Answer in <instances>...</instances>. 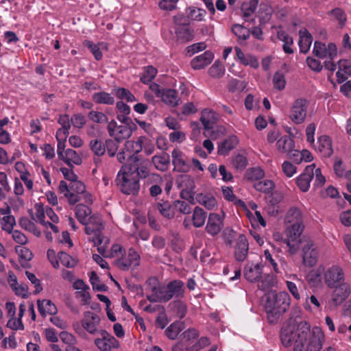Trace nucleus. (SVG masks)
<instances>
[{"instance_id":"1","label":"nucleus","mask_w":351,"mask_h":351,"mask_svg":"<svg viewBox=\"0 0 351 351\" xmlns=\"http://www.w3.org/2000/svg\"><path fill=\"white\" fill-rule=\"evenodd\" d=\"M280 337L286 347L294 341V351H320L324 341L322 329L315 326L311 330L306 322H300L297 327L293 322L284 324Z\"/></svg>"},{"instance_id":"2","label":"nucleus","mask_w":351,"mask_h":351,"mask_svg":"<svg viewBox=\"0 0 351 351\" xmlns=\"http://www.w3.org/2000/svg\"><path fill=\"white\" fill-rule=\"evenodd\" d=\"M265 298L264 306L267 319L270 323H275L288 310L291 302L290 296L285 291L277 293L271 291L265 295Z\"/></svg>"},{"instance_id":"3","label":"nucleus","mask_w":351,"mask_h":351,"mask_svg":"<svg viewBox=\"0 0 351 351\" xmlns=\"http://www.w3.org/2000/svg\"><path fill=\"white\" fill-rule=\"evenodd\" d=\"M100 317L94 312L88 311L83 314L81 321L82 327L79 323L73 324L75 332L80 337H85L86 332L91 335H97L100 333Z\"/></svg>"},{"instance_id":"4","label":"nucleus","mask_w":351,"mask_h":351,"mask_svg":"<svg viewBox=\"0 0 351 351\" xmlns=\"http://www.w3.org/2000/svg\"><path fill=\"white\" fill-rule=\"evenodd\" d=\"M116 182L120 191L124 194L135 195L139 191V181L134 173L125 171L123 168L117 173Z\"/></svg>"},{"instance_id":"5","label":"nucleus","mask_w":351,"mask_h":351,"mask_svg":"<svg viewBox=\"0 0 351 351\" xmlns=\"http://www.w3.org/2000/svg\"><path fill=\"white\" fill-rule=\"evenodd\" d=\"M285 245L291 254H295L302 243V234L304 226H285Z\"/></svg>"},{"instance_id":"6","label":"nucleus","mask_w":351,"mask_h":351,"mask_svg":"<svg viewBox=\"0 0 351 351\" xmlns=\"http://www.w3.org/2000/svg\"><path fill=\"white\" fill-rule=\"evenodd\" d=\"M147 284L151 291V293L147 295V299L149 302H167L169 301L166 286L160 285L156 278H149Z\"/></svg>"},{"instance_id":"7","label":"nucleus","mask_w":351,"mask_h":351,"mask_svg":"<svg viewBox=\"0 0 351 351\" xmlns=\"http://www.w3.org/2000/svg\"><path fill=\"white\" fill-rule=\"evenodd\" d=\"M123 121L126 125H118L114 120H112L108 124V131L109 135L117 141H121L123 139L129 138L132 134V129L128 126L129 122L131 120L128 118H123Z\"/></svg>"},{"instance_id":"8","label":"nucleus","mask_w":351,"mask_h":351,"mask_svg":"<svg viewBox=\"0 0 351 351\" xmlns=\"http://www.w3.org/2000/svg\"><path fill=\"white\" fill-rule=\"evenodd\" d=\"M307 101L298 99L294 101L290 109L289 118L295 124L302 123L307 114Z\"/></svg>"},{"instance_id":"9","label":"nucleus","mask_w":351,"mask_h":351,"mask_svg":"<svg viewBox=\"0 0 351 351\" xmlns=\"http://www.w3.org/2000/svg\"><path fill=\"white\" fill-rule=\"evenodd\" d=\"M100 337L96 338L94 343L100 351H112L120 347L119 341L105 330L99 334Z\"/></svg>"},{"instance_id":"10","label":"nucleus","mask_w":351,"mask_h":351,"mask_svg":"<svg viewBox=\"0 0 351 351\" xmlns=\"http://www.w3.org/2000/svg\"><path fill=\"white\" fill-rule=\"evenodd\" d=\"M171 158L173 171L179 173H187L190 171V161L181 149L174 148L171 151Z\"/></svg>"},{"instance_id":"11","label":"nucleus","mask_w":351,"mask_h":351,"mask_svg":"<svg viewBox=\"0 0 351 351\" xmlns=\"http://www.w3.org/2000/svg\"><path fill=\"white\" fill-rule=\"evenodd\" d=\"M313 53L319 58H328L332 60L337 55V48L333 43H330L326 45L323 43L315 41Z\"/></svg>"},{"instance_id":"12","label":"nucleus","mask_w":351,"mask_h":351,"mask_svg":"<svg viewBox=\"0 0 351 351\" xmlns=\"http://www.w3.org/2000/svg\"><path fill=\"white\" fill-rule=\"evenodd\" d=\"M344 278L343 269L337 265H332L328 268L324 273L325 283L330 289L344 282Z\"/></svg>"},{"instance_id":"13","label":"nucleus","mask_w":351,"mask_h":351,"mask_svg":"<svg viewBox=\"0 0 351 351\" xmlns=\"http://www.w3.org/2000/svg\"><path fill=\"white\" fill-rule=\"evenodd\" d=\"M319 253L313 241L308 240L302 247V261L305 266L312 267L316 265Z\"/></svg>"},{"instance_id":"14","label":"nucleus","mask_w":351,"mask_h":351,"mask_svg":"<svg viewBox=\"0 0 351 351\" xmlns=\"http://www.w3.org/2000/svg\"><path fill=\"white\" fill-rule=\"evenodd\" d=\"M140 256L132 248L128 250V254L115 261L116 265L121 270H128L139 265Z\"/></svg>"},{"instance_id":"15","label":"nucleus","mask_w":351,"mask_h":351,"mask_svg":"<svg viewBox=\"0 0 351 351\" xmlns=\"http://www.w3.org/2000/svg\"><path fill=\"white\" fill-rule=\"evenodd\" d=\"M315 165L312 164L307 166L304 171L296 178L295 182L300 190L302 192H306L310 188V183L314 176V169Z\"/></svg>"},{"instance_id":"16","label":"nucleus","mask_w":351,"mask_h":351,"mask_svg":"<svg viewBox=\"0 0 351 351\" xmlns=\"http://www.w3.org/2000/svg\"><path fill=\"white\" fill-rule=\"evenodd\" d=\"M145 141V136H141L136 141H128L125 143L126 152L128 153V158H131L134 162L139 160V157L136 155L143 151V143Z\"/></svg>"},{"instance_id":"17","label":"nucleus","mask_w":351,"mask_h":351,"mask_svg":"<svg viewBox=\"0 0 351 351\" xmlns=\"http://www.w3.org/2000/svg\"><path fill=\"white\" fill-rule=\"evenodd\" d=\"M332 293L331 302L335 306H338L350 295V285L346 282L340 283L334 287Z\"/></svg>"},{"instance_id":"18","label":"nucleus","mask_w":351,"mask_h":351,"mask_svg":"<svg viewBox=\"0 0 351 351\" xmlns=\"http://www.w3.org/2000/svg\"><path fill=\"white\" fill-rule=\"evenodd\" d=\"M223 227V217L215 213H210L206 226V232L211 236H216L221 232Z\"/></svg>"},{"instance_id":"19","label":"nucleus","mask_w":351,"mask_h":351,"mask_svg":"<svg viewBox=\"0 0 351 351\" xmlns=\"http://www.w3.org/2000/svg\"><path fill=\"white\" fill-rule=\"evenodd\" d=\"M285 226H304L301 210L296 207L290 208L284 217Z\"/></svg>"},{"instance_id":"20","label":"nucleus","mask_w":351,"mask_h":351,"mask_svg":"<svg viewBox=\"0 0 351 351\" xmlns=\"http://www.w3.org/2000/svg\"><path fill=\"white\" fill-rule=\"evenodd\" d=\"M248 241L243 234H240L237 239L234 250V257L237 261L243 262L245 260L249 250Z\"/></svg>"},{"instance_id":"21","label":"nucleus","mask_w":351,"mask_h":351,"mask_svg":"<svg viewBox=\"0 0 351 351\" xmlns=\"http://www.w3.org/2000/svg\"><path fill=\"white\" fill-rule=\"evenodd\" d=\"M166 287L169 300L173 298H181L184 295V283L180 280L171 281L166 285Z\"/></svg>"},{"instance_id":"22","label":"nucleus","mask_w":351,"mask_h":351,"mask_svg":"<svg viewBox=\"0 0 351 351\" xmlns=\"http://www.w3.org/2000/svg\"><path fill=\"white\" fill-rule=\"evenodd\" d=\"M263 267L261 264H247L244 268V277L251 282L258 281L263 274Z\"/></svg>"},{"instance_id":"23","label":"nucleus","mask_w":351,"mask_h":351,"mask_svg":"<svg viewBox=\"0 0 351 351\" xmlns=\"http://www.w3.org/2000/svg\"><path fill=\"white\" fill-rule=\"evenodd\" d=\"M315 149L324 157H329L333 153L332 142L329 136L322 135L318 138Z\"/></svg>"},{"instance_id":"24","label":"nucleus","mask_w":351,"mask_h":351,"mask_svg":"<svg viewBox=\"0 0 351 351\" xmlns=\"http://www.w3.org/2000/svg\"><path fill=\"white\" fill-rule=\"evenodd\" d=\"M213 58V53L210 51H206L204 53L193 58L191 61V65L195 70L202 69L210 64Z\"/></svg>"},{"instance_id":"25","label":"nucleus","mask_w":351,"mask_h":351,"mask_svg":"<svg viewBox=\"0 0 351 351\" xmlns=\"http://www.w3.org/2000/svg\"><path fill=\"white\" fill-rule=\"evenodd\" d=\"M276 145L280 153L289 154L293 151L295 142L289 136L284 135L278 139Z\"/></svg>"},{"instance_id":"26","label":"nucleus","mask_w":351,"mask_h":351,"mask_svg":"<svg viewBox=\"0 0 351 351\" xmlns=\"http://www.w3.org/2000/svg\"><path fill=\"white\" fill-rule=\"evenodd\" d=\"M152 162L154 167L160 171H166L169 169L171 160L167 153L156 154L152 158Z\"/></svg>"},{"instance_id":"27","label":"nucleus","mask_w":351,"mask_h":351,"mask_svg":"<svg viewBox=\"0 0 351 351\" xmlns=\"http://www.w3.org/2000/svg\"><path fill=\"white\" fill-rule=\"evenodd\" d=\"M238 144V137L235 135H232L219 144L217 152L219 155L226 156L230 151L236 147Z\"/></svg>"},{"instance_id":"28","label":"nucleus","mask_w":351,"mask_h":351,"mask_svg":"<svg viewBox=\"0 0 351 351\" xmlns=\"http://www.w3.org/2000/svg\"><path fill=\"white\" fill-rule=\"evenodd\" d=\"M148 184H152L149 188V193L152 197H156L162 193V178L158 173H153L149 177Z\"/></svg>"},{"instance_id":"29","label":"nucleus","mask_w":351,"mask_h":351,"mask_svg":"<svg viewBox=\"0 0 351 351\" xmlns=\"http://www.w3.org/2000/svg\"><path fill=\"white\" fill-rule=\"evenodd\" d=\"M85 232L88 235L92 233L101 232L104 228L102 221L99 215H93L89 217L88 221H86Z\"/></svg>"},{"instance_id":"30","label":"nucleus","mask_w":351,"mask_h":351,"mask_svg":"<svg viewBox=\"0 0 351 351\" xmlns=\"http://www.w3.org/2000/svg\"><path fill=\"white\" fill-rule=\"evenodd\" d=\"M234 50L236 51L237 58L241 64L245 66H250L252 68H257L258 66V62L254 56L250 54L245 55L238 47H236Z\"/></svg>"},{"instance_id":"31","label":"nucleus","mask_w":351,"mask_h":351,"mask_svg":"<svg viewBox=\"0 0 351 351\" xmlns=\"http://www.w3.org/2000/svg\"><path fill=\"white\" fill-rule=\"evenodd\" d=\"M300 40L299 47L302 53H306L308 51L311 43L313 42V37L311 34L306 29H300L299 32Z\"/></svg>"},{"instance_id":"32","label":"nucleus","mask_w":351,"mask_h":351,"mask_svg":"<svg viewBox=\"0 0 351 351\" xmlns=\"http://www.w3.org/2000/svg\"><path fill=\"white\" fill-rule=\"evenodd\" d=\"M339 69L336 73L337 82L341 84L345 82L350 75V64L347 60H341L338 62Z\"/></svg>"},{"instance_id":"33","label":"nucleus","mask_w":351,"mask_h":351,"mask_svg":"<svg viewBox=\"0 0 351 351\" xmlns=\"http://www.w3.org/2000/svg\"><path fill=\"white\" fill-rule=\"evenodd\" d=\"M177 38L182 42H189L193 40L194 37L193 30L191 29L188 24H183L176 29Z\"/></svg>"},{"instance_id":"34","label":"nucleus","mask_w":351,"mask_h":351,"mask_svg":"<svg viewBox=\"0 0 351 351\" xmlns=\"http://www.w3.org/2000/svg\"><path fill=\"white\" fill-rule=\"evenodd\" d=\"M195 200L208 210H213L217 206V200L210 194L198 193L195 197Z\"/></svg>"},{"instance_id":"35","label":"nucleus","mask_w":351,"mask_h":351,"mask_svg":"<svg viewBox=\"0 0 351 351\" xmlns=\"http://www.w3.org/2000/svg\"><path fill=\"white\" fill-rule=\"evenodd\" d=\"M60 159L64 160L65 163L71 167H73V164L79 165L82 162L80 156L72 149L65 150L63 157Z\"/></svg>"},{"instance_id":"36","label":"nucleus","mask_w":351,"mask_h":351,"mask_svg":"<svg viewBox=\"0 0 351 351\" xmlns=\"http://www.w3.org/2000/svg\"><path fill=\"white\" fill-rule=\"evenodd\" d=\"M136 167L135 168L137 176L141 178H147V182H149V177L152 173H149V164L150 162L147 159L140 160L137 161Z\"/></svg>"},{"instance_id":"37","label":"nucleus","mask_w":351,"mask_h":351,"mask_svg":"<svg viewBox=\"0 0 351 351\" xmlns=\"http://www.w3.org/2000/svg\"><path fill=\"white\" fill-rule=\"evenodd\" d=\"M37 303L38 311L43 316H45L47 314L54 315L57 312L56 306L50 300H38Z\"/></svg>"},{"instance_id":"38","label":"nucleus","mask_w":351,"mask_h":351,"mask_svg":"<svg viewBox=\"0 0 351 351\" xmlns=\"http://www.w3.org/2000/svg\"><path fill=\"white\" fill-rule=\"evenodd\" d=\"M58 123L62 125V129H59L56 132V138H58L63 134V138H66L69 134V130L71 128V119L68 114H62L59 117Z\"/></svg>"},{"instance_id":"39","label":"nucleus","mask_w":351,"mask_h":351,"mask_svg":"<svg viewBox=\"0 0 351 351\" xmlns=\"http://www.w3.org/2000/svg\"><path fill=\"white\" fill-rule=\"evenodd\" d=\"M75 217L83 225L86 224L87 217L91 213V209L87 205L79 204L75 206Z\"/></svg>"},{"instance_id":"40","label":"nucleus","mask_w":351,"mask_h":351,"mask_svg":"<svg viewBox=\"0 0 351 351\" xmlns=\"http://www.w3.org/2000/svg\"><path fill=\"white\" fill-rule=\"evenodd\" d=\"M259 0H250L248 2H243L241 4V9L243 12V16L248 21L250 17L255 12Z\"/></svg>"},{"instance_id":"41","label":"nucleus","mask_w":351,"mask_h":351,"mask_svg":"<svg viewBox=\"0 0 351 351\" xmlns=\"http://www.w3.org/2000/svg\"><path fill=\"white\" fill-rule=\"evenodd\" d=\"M206 219V213L202 208L196 206L192 215L193 226L196 228L202 227L205 223Z\"/></svg>"},{"instance_id":"42","label":"nucleus","mask_w":351,"mask_h":351,"mask_svg":"<svg viewBox=\"0 0 351 351\" xmlns=\"http://www.w3.org/2000/svg\"><path fill=\"white\" fill-rule=\"evenodd\" d=\"M92 99L98 104L112 105L114 103V97L110 93L105 91L95 93L92 96Z\"/></svg>"},{"instance_id":"43","label":"nucleus","mask_w":351,"mask_h":351,"mask_svg":"<svg viewBox=\"0 0 351 351\" xmlns=\"http://www.w3.org/2000/svg\"><path fill=\"white\" fill-rule=\"evenodd\" d=\"M184 328V324L182 322H174L165 330L167 337L172 340L177 338L178 334Z\"/></svg>"},{"instance_id":"44","label":"nucleus","mask_w":351,"mask_h":351,"mask_svg":"<svg viewBox=\"0 0 351 351\" xmlns=\"http://www.w3.org/2000/svg\"><path fill=\"white\" fill-rule=\"evenodd\" d=\"M160 97L162 101L168 105L175 106L178 104L179 99L177 93L173 89L163 91Z\"/></svg>"},{"instance_id":"45","label":"nucleus","mask_w":351,"mask_h":351,"mask_svg":"<svg viewBox=\"0 0 351 351\" xmlns=\"http://www.w3.org/2000/svg\"><path fill=\"white\" fill-rule=\"evenodd\" d=\"M215 120L216 116L213 111L209 109H204L202 111L200 121L205 128H210L212 125L215 123Z\"/></svg>"},{"instance_id":"46","label":"nucleus","mask_w":351,"mask_h":351,"mask_svg":"<svg viewBox=\"0 0 351 351\" xmlns=\"http://www.w3.org/2000/svg\"><path fill=\"white\" fill-rule=\"evenodd\" d=\"M277 36L279 40L284 43L282 45L284 51L286 53H293V50L291 48V45H293V38L283 31L278 32Z\"/></svg>"},{"instance_id":"47","label":"nucleus","mask_w":351,"mask_h":351,"mask_svg":"<svg viewBox=\"0 0 351 351\" xmlns=\"http://www.w3.org/2000/svg\"><path fill=\"white\" fill-rule=\"evenodd\" d=\"M187 17L192 21H202L206 14V11L195 7H189L186 10Z\"/></svg>"},{"instance_id":"48","label":"nucleus","mask_w":351,"mask_h":351,"mask_svg":"<svg viewBox=\"0 0 351 351\" xmlns=\"http://www.w3.org/2000/svg\"><path fill=\"white\" fill-rule=\"evenodd\" d=\"M157 72V69L153 66H145L141 75V81L144 84L151 82L156 77Z\"/></svg>"},{"instance_id":"49","label":"nucleus","mask_w":351,"mask_h":351,"mask_svg":"<svg viewBox=\"0 0 351 351\" xmlns=\"http://www.w3.org/2000/svg\"><path fill=\"white\" fill-rule=\"evenodd\" d=\"M19 225L22 228L32 232L34 235L37 237L40 236V231L37 228L34 223L27 217H24L21 218L19 220Z\"/></svg>"},{"instance_id":"50","label":"nucleus","mask_w":351,"mask_h":351,"mask_svg":"<svg viewBox=\"0 0 351 351\" xmlns=\"http://www.w3.org/2000/svg\"><path fill=\"white\" fill-rule=\"evenodd\" d=\"M89 238L88 240L92 242L94 245L97 246V250L98 252L103 256H106V246L101 245L102 243V237H101V232H94L92 233L91 235H88Z\"/></svg>"},{"instance_id":"51","label":"nucleus","mask_w":351,"mask_h":351,"mask_svg":"<svg viewBox=\"0 0 351 351\" xmlns=\"http://www.w3.org/2000/svg\"><path fill=\"white\" fill-rule=\"evenodd\" d=\"M157 209L160 213L167 219H172L174 217V211L169 202H162L157 204Z\"/></svg>"},{"instance_id":"52","label":"nucleus","mask_w":351,"mask_h":351,"mask_svg":"<svg viewBox=\"0 0 351 351\" xmlns=\"http://www.w3.org/2000/svg\"><path fill=\"white\" fill-rule=\"evenodd\" d=\"M224 73L225 67L223 64L218 60L215 61L208 70L210 76L214 78L221 77L224 75Z\"/></svg>"},{"instance_id":"53","label":"nucleus","mask_w":351,"mask_h":351,"mask_svg":"<svg viewBox=\"0 0 351 351\" xmlns=\"http://www.w3.org/2000/svg\"><path fill=\"white\" fill-rule=\"evenodd\" d=\"M11 188L9 185L8 176L5 173L0 172V200L4 199L6 193L10 192Z\"/></svg>"},{"instance_id":"54","label":"nucleus","mask_w":351,"mask_h":351,"mask_svg":"<svg viewBox=\"0 0 351 351\" xmlns=\"http://www.w3.org/2000/svg\"><path fill=\"white\" fill-rule=\"evenodd\" d=\"M272 9L267 5H261L258 10V18L261 24L267 23L271 19Z\"/></svg>"},{"instance_id":"55","label":"nucleus","mask_w":351,"mask_h":351,"mask_svg":"<svg viewBox=\"0 0 351 351\" xmlns=\"http://www.w3.org/2000/svg\"><path fill=\"white\" fill-rule=\"evenodd\" d=\"M258 287L259 289L265 291L272 287L274 284V279L272 276L269 274H261V277L258 281Z\"/></svg>"},{"instance_id":"56","label":"nucleus","mask_w":351,"mask_h":351,"mask_svg":"<svg viewBox=\"0 0 351 351\" xmlns=\"http://www.w3.org/2000/svg\"><path fill=\"white\" fill-rule=\"evenodd\" d=\"M113 90L115 95L121 99H125L128 102H133L136 100L134 95L125 88H114Z\"/></svg>"},{"instance_id":"57","label":"nucleus","mask_w":351,"mask_h":351,"mask_svg":"<svg viewBox=\"0 0 351 351\" xmlns=\"http://www.w3.org/2000/svg\"><path fill=\"white\" fill-rule=\"evenodd\" d=\"M89 145L91 150L95 155L101 156L105 154L106 147L102 141L95 138L90 141Z\"/></svg>"},{"instance_id":"58","label":"nucleus","mask_w":351,"mask_h":351,"mask_svg":"<svg viewBox=\"0 0 351 351\" xmlns=\"http://www.w3.org/2000/svg\"><path fill=\"white\" fill-rule=\"evenodd\" d=\"M254 186L256 191L269 193L274 188V184L270 180H263L254 183Z\"/></svg>"},{"instance_id":"59","label":"nucleus","mask_w":351,"mask_h":351,"mask_svg":"<svg viewBox=\"0 0 351 351\" xmlns=\"http://www.w3.org/2000/svg\"><path fill=\"white\" fill-rule=\"evenodd\" d=\"M232 31L239 39L243 40H247L250 35V30L239 24L234 25L232 27Z\"/></svg>"},{"instance_id":"60","label":"nucleus","mask_w":351,"mask_h":351,"mask_svg":"<svg viewBox=\"0 0 351 351\" xmlns=\"http://www.w3.org/2000/svg\"><path fill=\"white\" fill-rule=\"evenodd\" d=\"M58 257L61 264L68 268L74 267L77 263L73 257L64 252H59Z\"/></svg>"},{"instance_id":"61","label":"nucleus","mask_w":351,"mask_h":351,"mask_svg":"<svg viewBox=\"0 0 351 351\" xmlns=\"http://www.w3.org/2000/svg\"><path fill=\"white\" fill-rule=\"evenodd\" d=\"M232 165L234 169L241 171L247 167V159L242 154H237L232 158Z\"/></svg>"},{"instance_id":"62","label":"nucleus","mask_w":351,"mask_h":351,"mask_svg":"<svg viewBox=\"0 0 351 351\" xmlns=\"http://www.w3.org/2000/svg\"><path fill=\"white\" fill-rule=\"evenodd\" d=\"M35 209L36 212L32 217L33 219L43 225L46 222L45 220L46 216V208H44L43 206L37 204L35 205Z\"/></svg>"},{"instance_id":"63","label":"nucleus","mask_w":351,"mask_h":351,"mask_svg":"<svg viewBox=\"0 0 351 351\" xmlns=\"http://www.w3.org/2000/svg\"><path fill=\"white\" fill-rule=\"evenodd\" d=\"M246 176L248 180H259L264 178L265 173L260 167H253L247 171Z\"/></svg>"},{"instance_id":"64","label":"nucleus","mask_w":351,"mask_h":351,"mask_svg":"<svg viewBox=\"0 0 351 351\" xmlns=\"http://www.w3.org/2000/svg\"><path fill=\"white\" fill-rule=\"evenodd\" d=\"M88 117L90 121L97 123H104L108 121V117L102 112L92 110Z\"/></svg>"}]
</instances>
